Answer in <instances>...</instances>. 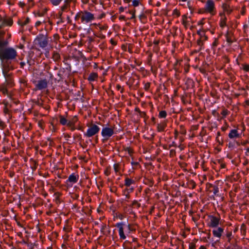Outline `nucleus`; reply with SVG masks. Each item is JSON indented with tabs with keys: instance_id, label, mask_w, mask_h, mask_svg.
<instances>
[{
	"instance_id": "1",
	"label": "nucleus",
	"mask_w": 249,
	"mask_h": 249,
	"mask_svg": "<svg viewBox=\"0 0 249 249\" xmlns=\"http://www.w3.org/2000/svg\"><path fill=\"white\" fill-rule=\"evenodd\" d=\"M0 47V60L3 65L10 67L11 61L16 59L17 55L16 50L11 47Z\"/></svg>"
},
{
	"instance_id": "2",
	"label": "nucleus",
	"mask_w": 249,
	"mask_h": 249,
	"mask_svg": "<svg viewBox=\"0 0 249 249\" xmlns=\"http://www.w3.org/2000/svg\"><path fill=\"white\" fill-rule=\"evenodd\" d=\"M42 75L44 76L45 78L43 79L39 80L36 84V88L37 90H41L45 89L48 87V84L49 82L52 83V80L53 79V73L49 71H46L42 73Z\"/></svg>"
},
{
	"instance_id": "3",
	"label": "nucleus",
	"mask_w": 249,
	"mask_h": 249,
	"mask_svg": "<svg viewBox=\"0 0 249 249\" xmlns=\"http://www.w3.org/2000/svg\"><path fill=\"white\" fill-rule=\"evenodd\" d=\"M34 42L37 44L40 48H46L48 44V38L46 35L42 34H39L36 37Z\"/></svg>"
},
{
	"instance_id": "4",
	"label": "nucleus",
	"mask_w": 249,
	"mask_h": 249,
	"mask_svg": "<svg viewBox=\"0 0 249 249\" xmlns=\"http://www.w3.org/2000/svg\"><path fill=\"white\" fill-rule=\"evenodd\" d=\"M114 134L113 129L108 127H104L101 131V135L103 137V142H106Z\"/></svg>"
},
{
	"instance_id": "5",
	"label": "nucleus",
	"mask_w": 249,
	"mask_h": 249,
	"mask_svg": "<svg viewBox=\"0 0 249 249\" xmlns=\"http://www.w3.org/2000/svg\"><path fill=\"white\" fill-rule=\"evenodd\" d=\"M100 130V128L99 126L96 124H93L89 127L87 132L84 134V135L88 138H90L98 134Z\"/></svg>"
},
{
	"instance_id": "6",
	"label": "nucleus",
	"mask_w": 249,
	"mask_h": 249,
	"mask_svg": "<svg viewBox=\"0 0 249 249\" xmlns=\"http://www.w3.org/2000/svg\"><path fill=\"white\" fill-rule=\"evenodd\" d=\"M94 19L93 14L85 11L82 13L81 22L85 24L91 22Z\"/></svg>"
},
{
	"instance_id": "7",
	"label": "nucleus",
	"mask_w": 249,
	"mask_h": 249,
	"mask_svg": "<svg viewBox=\"0 0 249 249\" xmlns=\"http://www.w3.org/2000/svg\"><path fill=\"white\" fill-rule=\"evenodd\" d=\"M79 179V175L75 173L71 174L66 181V183L68 186L71 187L72 184L76 183Z\"/></svg>"
},
{
	"instance_id": "8",
	"label": "nucleus",
	"mask_w": 249,
	"mask_h": 249,
	"mask_svg": "<svg viewBox=\"0 0 249 249\" xmlns=\"http://www.w3.org/2000/svg\"><path fill=\"white\" fill-rule=\"evenodd\" d=\"M125 225V222H118L116 224L115 226L119 229V234L121 239H125L126 235L124 234L123 226Z\"/></svg>"
},
{
	"instance_id": "9",
	"label": "nucleus",
	"mask_w": 249,
	"mask_h": 249,
	"mask_svg": "<svg viewBox=\"0 0 249 249\" xmlns=\"http://www.w3.org/2000/svg\"><path fill=\"white\" fill-rule=\"evenodd\" d=\"M209 218L210 220L209 226L212 228L217 227L219 223V218L213 215H209Z\"/></svg>"
},
{
	"instance_id": "10",
	"label": "nucleus",
	"mask_w": 249,
	"mask_h": 249,
	"mask_svg": "<svg viewBox=\"0 0 249 249\" xmlns=\"http://www.w3.org/2000/svg\"><path fill=\"white\" fill-rule=\"evenodd\" d=\"M214 8V3L213 1V0H208L205 5V10L210 13H212L213 11Z\"/></svg>"
},
{
	"instance_id": "11",
	"label": "nucleus",
	"mask_w": 249,
	"mask_h": 249,
	"mask_svg": "<svg viewBox=\"0 0 249 249\" xmlns=\"http://www.w3.org/2000/svg\"><path fill=\"white\" fill-rule=\"evenodd\" d=\"M224 232V229L222 228L218 227L216 229L213 230V233L215 237L220 238L222 233Z\"/></svg>"
},
{
	"instance_id": "12",
	"label": "nucleus",
	"mask_w": 249,
	"mask_h": 249,
	"mask_svg": "<svg viewBox=\"0 0 249 249\" xmlns=\"http://www.w3.org/2000/svg\"><path fill=\"white\" fill-rule=\"evenodd\" d=\"M126 226V229L125 230V232L127 236H129L131 233L135 231V228L132 227L130 224H128Z\"/></svg>"
},
{
	"instance_id": "13",
	"label": "nucleus",
	"mask_w": 249,
	"mask_h": 249,
	"mask_svg": "<svg viewBox=\"0 0 249 249\" xmlns=\"http://www.w3.org/2000/svg\"><path fill=\"white\" fill-rule=\"evenodd\" d=\"M2 73L7 84H11L12 83V78L10 74L7 73L4 70L2 71Z\"/></svg>"
},
{
	"instance_id": "14",
	"label": "nucleus",
	"mask_w": 249,
	"mask_h": 249,
	"mask_svg": "<svg viewBox=\"0 0 249 249\" xmlns=\"http://www.w3.org/2000/svg\"><path fill=\"white\" fill-rule=\"evenodd\" d=\"M222 8L224 12L227 13V14H230L232 10V9L230 7V5L227 3L223 4Z\"/></svg>"
},
{
	"instance_id": "15",
	"label": "nucleus",
	"mask_w": 249,
	"mask_h": 249,
	"mask_svg": "<svg viewBox=\"0 0 249 249\" xmlns=\"http://www.w3.org/2000/svg\"><path fill=\"white\" fill-rule=\"evenodd\" d=\"M238 136L239 134L236 129H231L229 134V137L231 139L238 137Z\"/></svg>"
},
{
	"instance_id": "16",
	"label": "nucleus",
	"mask_w": 249,
	"mask_h": 249,
	"mask_svg": "<svg viewBox=\"0 0 249 249\" xmlns=\"http://www.w3.org/2000/svg\"><path fill=\"white\" fill-rule=\"evenodd\" d=\"M98 77V74L95 72H91L89 74L88 80L89 82H93L95 81V79Z\"/></svg>"
},
{
	"instance_id": "17",
	"label": "nucleus",
	"mask_w": 249,
	"mask_h": 249,
	"mask_svg": "<svg viewBox=\"0 0 249 249\" xmlns=\"http://www.w3.org/2000/svg\"><path fill=\"white\" fill-rule=\"evenodd\" d=\"M135 180L128 178H126L124 180V185L126 187H130L131 184L135 183Z\"/></svg>"
},
{
	"instance_id": "18",
	"label": "nucleus",
	"mask_w": 249,
	"mask_h": 249,
	"mask_svg": "<svg viewBox=\"0 0 249 249\" xmlns=\"http://www.w3.org/2000/svg\"><path fill=\"white\" fill-rule=\"evenodd\" d=\"M221 20H220V26L223 27L226 25V18L224 14H220Z\"/></svg>"
},
{
	"instance_id": "19",
	"label": "nucleus",
	"mask_w": 249,
	"mask_h": 249,
	"mask_svg": "<svg viewBox=\"0 0 249 249\" xmlns=\"http://www.w3.org/2000/svg\"><path fill=\"white\" fill-rule=\"evenodd\" d=\"M60 123L63 125H67L68 126L69 121L68 120L65 118L63 116L60 115Z\"/></svg>"
},
{
	"instance_id": "20",
	"label": "nucleus",
	"mask_w": 249,
	"mask_h": 249,
	"mask_svg": "<svg viewBox=\"0 0 249 249\" xmlns=\"http://www.w3.org/2000/svg\"><path fill=\"white\" fill-rule=\"evenodd\" d=\"M78 121V118L77 116H73L72 119L69 121L68 126H71L74 125L75 123Z\"/></svg>"
},
{
	"instance_id": "21",
	"label": "nucleus",
	"mask_w": 249,
	"mask_h": 249,
	"mask_svg": "<svg viewBox=\"0 0 249 249\" xmlns=\"http://www.w3.org/2000/svg\"><path fill=\"white\" fill-rule=\"evenodd\" d=\"M240 231L242 236H243V238H245L246 233V226L244 224H242L241 226Z\"/></svg>"
},
{
	"instance_id": "22",
	"label": "nucleus",
	"mask_w": 249,
	"mask_h": 249,
	"mask_svg": "<svg viewBox=\"0 0 249 249\" xmlns=\"http://www.w3.org/2000/svg\"><path fill=\"white\" fill-rule=\"evenodd\" d=\"M166 126L165 124H158L157 125V129L159 132H162L164 130V129Z\"/></svg>"
},
{
	"instance_id": "23",
	"label": "nucleus",
	"mask_w": 249,
	"mask_h": 249,
	"mask_svg": "<svg viewBox=\"0 0 249 249\" xmlns=\"http://www.w3.org/2000/svg\"><path fill=\"white\" fill-rule=\"evenodd\" d=\"M0 91L4 94H8V89L5 85H1L0 87Z\"/></svg>"
},
{
	"instance_id": "24",
	"label": "nucleus",
	"mask_w": 249,
	"mask_h": 249,
	"mask_svg": "<svg viewBox=\"0 0 249 249\" xmlns=\"http://www.w3.org/2000/svg\"><path fill=\"white\" fill-rule=\"evenodd\" d=\"M51 3L54 6H58L63 0H49Z\"/></svg>"
},
{
	"instance_id": "25",
	"label": "nucleus",
	"mask_w": 249,
	"mask_h": 249,
	"mask_svg": "<svg viewBox=\"0 0 249 249\" xmlns=\"http://www.w3.org/2000/svg\"><path fill=\"white\" fill-rule=\"evenodd\" d=\"M225 36L227 42L229 44V45L231 44L233 42V40L231 37L230 36L228 32L227 33Z\"/></svg>"
},
{
	"instance_id": "26",
	"label": "nucleus",
	"mask_w": 249,
	"mask_h": 249,
	"mask_svg": "<svg viewBox=\"0 0 249 249\" xmlns=\"http://www.w3.org/2000/svg\"><path fill=\"white\" fill-rule=\"evenodd\" d=\"M69 7H70V3H66V4H64V5H63L61 7V9L62 11H66L68 10H70L69 9Z\"/></svg>"
},
{
	"instance_id": "27",
	"label": "nucleus",
	"mask_w": 249,
	"mask_h": 249,
	"mask_svg": "<svg viewBox=\"0 0 249 249\" xmlns=\"http://www.w3.org/2000/svg\"><path fill=\"white\" fill-rule=\"evenodd\" d=\"M241 68L245 72L249 71V65L242 64L241 65Z\"/></svg>"
},
{
	"instance_id": "28",
	"label": "nucleus",
	"mask_w": 249,
	"mask_h": 249,
	"mask_svg": "<svg viewBox=\"0 0 249 249\" xmlns=\"http://www.w3.org/2000/svg\"><path fill=\"white\" fill-rule=\"evenodd\" d=\"M167 116V113L165 110H162L160 112L159 117L160 118H165Z\"/></svg>"
},
{
	"instance_id": "29",
	"label": "nucleus",
	"mask_w": 249,
	"mask_h": 249,
	"mask_svg": "<svg viewBox=\"0 0 249 249\" xmlns=\"http://www.w3.org/2000/svg\"><path fill=\"white\" fill-rule=\"evenodd\" d=\"M4 23L7 25L11 26L13 24V20L11 18L6 19L4 20Z\"/></svg>"
},
{
	"instance_id": "30",
	"label": "nucleus",
	"mask_w": 249,
	"mask_h": 249,
	"mask_svg": "<svg viewBox=\"0 0 249 249\" xmlns=\"http://www.w3.org/2000/svg\"><path fill=\"white\" fill-rule=\"evenodd\" d=\"M196 185V183L193 180H190L188 183V186L190 188H194Z\"/></svg>"
},
{
	"instance_id": "31",
	"label": "nucleus",
	"mask_w": 249,
	"mask_h": 249,
	"mask_svg": "<svg viewBox=\"0 0 249 249\" xmlns=\"http://www.w3.org/2000/svg\"><path fill=\"white\" fill-rule=\"evenodd\" d=\"M182 24L184 26H186L187 23V16L185 15H184L182 16Z\"/></svg>"
},
{
	"instance_id": "32",
	"label": "nucleus",
	"mask_w": 249,
	"mask_h": 249,
	"mask_svg": "<svg viewBox=\"0 0 249 249\" xmlns=\"http://www.w3.org/2000/svg\"><path fill=\"white\" fill-rule=\"evenodd\" d=\"M82 12H78L75 16L74 19L75 20H78L80 18L82 19Z\"/></svg>"
},
{
	"instance_id": "33",
	"label": "nucleus",
	"mask_w": 249,
	"mask_h": 249,
	"mask_svg": "<svg viewBox=\"0 0 249 249\" xmlns=\"http://www.w3.org/2000/svg\"><path fill=\"white\" fill-rule=\"evenodd\" d=\"M237 144L235 141H230L229 142L228 145L229 148H233L235 147V144Z\"/></svg>"
},
{
	"instance_id": "34",
	"label": "nucleus",
	"mask_w": 249,
	"mask_h": 249,
	"mask_svg": "<svg viewBox=\"0 0 249 249\" xmlns=\"http://www.w3.org/2000/svg\"><path fill=\"white\" fill-rule=\"evenodd\" d=\"M64 69H63L62 70H60L57 73V75L60 77V79L59 80H60L61 79H62V73H64Z\"/></svg>"
},
{
	"instance_id": "35",
	"label": "nucleus",
	"mask_w": 249,
	"mask_h": 249,
	"mask_svg": "<svg viewBox=\"0 0 249 249\" xmlns=\"http://www.w3.org/2000/svg\"><path fill=\"white\" fill-rule=\"evenodd\" d=\"M139 0H133L132 1V5L134 7H137L139 5Z\"/></svg>"
},
{
	"instance_id": "36",
	"label": "nucleus",
	"mask_w": 249,
	"mask_h": 249,
	"mask_svg": "<svg viewBox=\"0 0 249 249\" xmlns=\"http://www.w3.org/2000/svg\"><path fill=\"white\" fill-rule=\"evenodd\" d=\"M219 192V189L217 186H213V194L216 195Z\"/></svg>"
},
{
	"instance_id": "37",
	"label": "nucleus",
	"mask_w": 249,
	"mask_h": 249,
	"mask_svg": "<svg viewBox=\"0 0 249 249\" xmlns=\"http://www.w3.org/2000/svg\"><path fill=\"white\" fill-rule=\"evenodd\" d=\"M173 15L179 17L180 16V12L177 9H175L173 11Z\"/></svg>"
},
{
	"instance_id": "38",
	"label": "nucleus",
	"mask_w": 249,
	"mask_h": 249,
	"mask_svg": "<svg viewBox=\"0 0 249 249\" xmlns=\"http://www.w3.org/2000/svg\"><path fill=\"white\" fill-rule=\"evenodd\" d=\"M237 246L235 244H231L227 247V249H236Z\"/></svg>"
},
{
	"instance_id": "39",
	"label": "nucleus",
	"mask_w": 249,
	"mask_h": 249,
	"mask_svg": "<svg viewBox=\"0 0 249 249\" xmlns=\"http://www.w3.org/2000/svg\"><path fill=\"white\" fill-rule=\"evenodd\" d=\"M150 83H144V89L145 90H148L150 88Z\"/></svg>"
},
{
	"instance_id": "40",
	"label": "nucleus",
	"mask_w": 249,
	"mask_h": 249,
	"mask_svg": "<svg viewBox=\"0 0 249 249\" xmlns=\"http://www.w3.org/2000/svg\"><path fill=\"white\" fill-rule=\"evenodd\" d=\"M176 155V150L175 149H171L170 150V157H173Z\"/></svg>"
},
{
	"instance_id": "41",
	"label": "nucleus",
	"mask_w": 249,
	"mask_h": 249,
	"mask_svg": "<svg viewBox=\"0 0 249 249\" xmlns=\"http://www.w3.org/2000/svg\"><path fill=\"white\" fill-rule=\"evenodd\" d=\"M30 21V18H27L22 23V26L25 25L27 24Z\"/></svg>"
},
{
	"instance_id": "42",
	"label": "nucleus",
	"mask_w": 249,
	"mask_h": 249,
	"mask_svg": "<svg viewBox=\"0 0 249 249\" xmlns=\"http://www.w3.org/2000/svg\"><path fill=\"white\" fill-rule=\"evenodd\" d=\"M243 29L244 30V32L247 35L248 31V26L247 24H245L243 26Z\"/></svg>"
},
{
	"instance_id": "43",
	"label": "nucleus",
	"mask_w": 249,
	"mask_h": 249,
	"mask_svg": "<svg viewBox=\"0 0 249 249\" xmlns=\"http://www.w3.org/2000/svg\"><path fill=\"white\" fill-rule=\"evenodd\" d=\"M196 248V245L195 243H191L189 244V249H195Z\"/></svg>"
},
{
	"instance_id": "44",
	"label": "nucleus",
	"mask_w": 249,
	"mask_h": 249,
	"mask_svg": "<svg viewBox=\"0 0 249 249\" xmlns=\"http://www.w3.org/2000/svg\"><path fill=\"white\" fill-rule=\"evenodd\" d=\"M231 232H228L227 234H226V236L227 237V238H228V241L230 242V240H231Z\"/></svg>"
},
{
	"instance_id": "45",
	"label": "nucleus",
	"mask_w": 249,
	"mask_h": 249,
	"mask_svg": "<svg viewBox=\"0 0 249 249\" xmlns=\"http://www.w3.org/2000/svg\"><path fill=\"white\" fill-rule=\"evenodd\" d=\"M197 45L200 47H201L203 45L202 41L200 38H199V39H198L197 40Z\"/></svg>"
},
{
	"instance_id": "46",
	"label": "nucleus",
	"mask_w": 249,
	"mask_h": 249,
	"mask_svg": "<svg viewBox=\"0 0 249 249\" xmlns=\"http://www.w3.org/2000/svg\"><path fill=\"white\" fill-rule=\"evenodd\" d=\"M26 63L25 62H21L20 63V68L21 69L24 68V66L25 65Z\"/></svg>"
},
{
	"instance_id": "47",
	"label": "nucleus",
	"mask_w": 249,
	"mask_h": 249,
	"mask_svg": "<svg viewBox=\"0 0 249 249\" xmlns=\"http://www.w3.org/2000/svg\"><path fill=\"white\" fill-rule=\"evenodd\" d=\"M114 171L116 173L118 172V167L116 164H115L113 166Z\"/></svg>"
},
{
	"instance_id": "48",
	"label": "nucleus",
	"mask_w": 249,
	"mask_h": 249,
	"mask_svg": "<svg viewBox=\"0 0 249 249\" xmlns=\"http://www.w3.org/2000/svg\"><path fill=\"white\" fill-rule=\"evenodd\" d=\"M131 164L132 166H137L139 164V162L137 161H131Z\"/></svg>"
},
{
	"instance_id": "49",
	"label": "nucleus",
	"mask_w": 249,
	"mask_h": 249,
	"mask_svg": "<svg viewBox=\"0 0 249 249\" xmlns=\"http://www.w3.org/2000/svg\"><path fill=\"white\" fill-rule=\"evenodd\" d=\"M64 138H65V139H66V140H67V141H68V138H71V135H69V134H65V135H64Z\"/></svg>"
},
{
	"instance_id": "50",
	"label": "nucleus",
	"mask_w": 249,
	"mask_h": 249,
	"mask_svg": "<svg viewBox=\"0 0 249 249\" xmlns=\"http://www.w3.org/2000/svg\"><path fill=\"white\" fill-rule=\"evenodd\" d=\"M132 205H139V206L140 205V204H138V203L137 201H136V200H134V201H133V202H132Z\"/></svg>"
},
{
	"instance_id": "51",
	"label": "nucleus",
	"mask_w": 249,
	"mask_h": 249,
	"mask_svg": "<svg viewBox=\"0 0 249 249\" xmlns=\"http://www.w3.org/2000/svg\"><path fill=\"white\" fill-rule=\"evenodd\" d=\"M41 24V22L40 21H37L35 23V26H38L39 25H40V24Z\"/></svg>"
},
{
	"instance_id": "52",
	"label": "nucleus",
	"mask_w": 249,
	"mask_h": 249,
	"mask_svg": "<svg viewBox=\"0 0 249 249\" xmlns=\"http://www.w3.org/2000/svg\"><path fill=\"white\" fill-rule=\"evenodd\" d=\"M169 146L170 147H171V146L176 147L177 146V144L176 143V142H173L172 144H170Z\"/></svg>"
},
{
	"instance_id": "53",
	"label": "nucleus",
	"mask_w": 249,
	"mask_h": 249,
	"mask_svg": "<svg viewBox=\"0 0 249 249\" xmlns=\"http://www.w3.org/2000/svg\"><path fill=\"white\" fill-rule=\"evenodd\" d=\"M28 246L31 249H33L34 245H33L32 243H30L28 245Z\"/></svg>"
},
{
	"instance_id": "54",
	"label": "nucleus",
	"mask_w": 249,
	"mask_h": 249,
	"mask_svg": "<svg viewBox=\"0 0 249 249\" xmlns=\"http://www.w3.org/2000/svg\"><path fill=\"white\" fill-rule=\"evenodd\" d=\"M19 5L21 6V7H23L25 6V3L23 2H21V1H20L19 2Z\"/></svg>"
},
{
	"instance_id": "55",
	"label": "nucleus",
	"mask_w": 249,
	"mask_h": 249,
	"mask_svg": "<svg viewBox=\"0 0 249 249\" xmlns=\"http://www.w3.org/2000/svg\"><path fill=\"white\" fill-rule=\"evenodd\" d=\"M124 8L123 7H120L119 8V11L120 12H123L124 11Z\"/></svg>"
},
{
	"instance_id": "56",
	"label": "nucleus",
	"mask_w": 249,
	"mask_h": 249,
	"mask_svg": "<svg viewBox=\"0 0 249 249\" xmlns=\"http://www.w3.org/2000/svg\"><path fill=\"white\" fill-rule=\"evenodd\" d=\"M135 18V12H133L132 14L131 17L130 18V19H133Z\"/></svg>"
},
{
	"instance_id": "57",
	"label": "nucleus",
	"mask_w": 249,
	"mask_h": 249,
	"mask_svg": "<svg viewBox=\"0 0 249 249\" xmlns=\"http://www.w3.org/2000/svg\"><path fill=\"white\" fill-rule=\"evenodd\" d=\"M106 227V225H103V226H102V228H101V231L102 232H103V230H104V229H105Z\"/></svg>"
},
{
	"instance_id": "58",
	"label": "nucleus",
	"mask_w": 249,
	"mask_h": 249,
	"mask_svg": "<svg viewBox=\"0 0 249 249\" xmlns=\"http://www.w3.org/2000/svg\"><path fill=\"white\" fill-rule=\"evenodd\" d=\"M63 12V11H62V10H61V11L59 12L58 15H59V18H61V17L62 15V12Z\"/></svg>"
},
{
	"instance_id": "59",
	"label": "nucleus",
	"mask_w": 249,
	"mask_h": 249,
	"mask_svg": "<svg viewBox=\"0 0 249 249\" xmlns=\"http://www.w3.org/2000/svg\"><path fill=\"white\" fill-rule=\"evenodd\" d=\"M6 35H7V37H6V40H7L8 38H10L11 37V35L9 34L8 33H7Z\"/></svg>"
},
{
	"instance_id": "60",
	"label": "nucleus",
	"mask_w": 249,
	"mask_h": 249,
	"mask_svg": "<svg viewBox=\"0 0 249 249\" xmlns=\"http://www.w3.org/2000/svg\"><path fill=\"white\" fill-rule=\"evenodd\" d=\"M137 239L136 238L132 237V242H135L137 241Z\"/></svg>"
},
{
	"instance_id": "61",
	"label": "nucleus",
	"mask_w": 249,
	"mask_h": 249,
	"mask_svg": "<svg viewBox=\"0 0 249 249\" xmlns=\"http://www.w3.org/2000/svg\"><path fill=\"white\" fill-rule=\"evenodd\" d=\"M71 127V131H74L75 129V127L74 126V125H72Z\"/></svg>"
},
{
	"instance_id": "62",
	"label": "nucleus",
	"mask_w": 249,
	"mask_h": 249,
	"mask_svg": "<svg viewBox=\"0 0 249 249\" xmlns=\"http://www.w3.org/2000/svg\"><path fill=\"white\" fill-rule=\"evenodd\" d=\"M125 3H128L131 1V0H124Z\"/></svg>"
},
{
	"instance_id": "63",
	"label": "nucleus",
	"mask_w": 249,
	"mask_h": 249,
	"mask_svg": "<svg viewBox=\"0 0 249 249\" xmlns=\"http://www.w3.org/2000/svg\"><path fill=\"white\" fill-rule=\"evenodd\" d=\"M199 249H206L204 246H201Z\"/></svg>"
},
{
	"instance_id": "64",
	"label": "nucleus",
	"mask_w": 249,
	"mask_h": 249,
	"mask_svg": "<svg viewBox=\"0 0 249 249\" xmlns=\"http://www.w3.org/2000/svg\"><path fill=\"white\" fill-rule=\"evenodd\" d=\"M154 43L156 45H158L159 43V42L158 41H155L154 42Z\"/></svg>"
}]
</instances>
